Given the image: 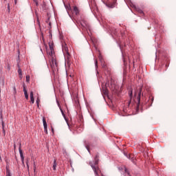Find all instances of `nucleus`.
<instances>
[{"instance_id":"nucleus-26","label":"nucleus","mask_w":176,"mask_h":176,"mask_svg":"<svg viewBox=\"0 0 176 176\" xmlns=\"http://www.w3.org/2000/svg\"><path fill=\"white\" fill-rule=\"evenodd\" d=\"M86 148H87V150L89 152H90L89 146H86Z\"/></svg>"},{"instance_id":"nucleus-19","label":"nucleus","mask_w":176,"mask_h":176,"mask_svg":"<svg viewBox=\"0 0 176 176\" xmlns=\"http://www.w3.org/2000/svg\"><path fill=\"white\" fill-rule=\"evenodd\" d=\"M30 76H26V82H30Z\"/></svg>"},{"instance_id":"nucleus-1","label":"nucleus","mask_w":176,"mask_h":176,"mask_svg":"<svg viewBox=\"0 0 176 176\" xmlns=\"http://www.w3.org/2000/svg\"><path fill=\"white\" fill-rule=\"evenodd\" d=\"M62 51L65 57V65L70 66L72 63V56L69 52V49L65 43H62Z\"/></svg>"},{"instance_id":"nucleus-31","label":"nucleus","mask_w":176,"mask_h":176,"mask_svg":"<svg viewBox=\"0 0 176 176\" xmlns=\"http://www.w3.org/2000/svg\"><path fill=\"white\" fill-rule=\"evenodd\" d=\"M135 60L133 61V67H135Z\"/></svg>"},{"instance_id":"nucleus-3","label":"nucleus","mask_w":176,"mask_h":176,"mask_svg":"<svg viewBox=\"0 0 176 176\" xmlns=\"http://www.w3.org/2000/svg\"><path fill=\"white\" fill-rule=\"evenodd\" d=\"M141 93H142V88H140L139 92L138 94L135 93L134 94L133 101L136 102L137 104H140Z\"/></svg>"},{"instance_id":"nucleus-23","label":"nucleus","mask_w":176,"mask_h":176,"mask_svg":"<svg viewBox=\"0 0 176 176\" xmlns=\"http://www.w3.org/2000/svg\"><path fill=\"white\" fill-rule=\"evenodd\" d=\"M149 100L151 101V103H153L154 101V98L151 97V98H149Z\"/></svg>"},{"instance_id":"nucleus-11","label":"nucleus","mask_w":176,"mask_h":176,"mask_svg":"<svg viewBox=\"0 0 176 176\" xmlns=\"http://www.w3.org/2000/svg\"><path fill=\"white\" fill-rule=\"evenodd\" d=\"M130 101L129 102V104H130L132 102V98H133V91H131L130 93H129Z\"/></svg>"},{"instance_id":"nucleus-30","label":"nucleus","mask_w":176,"mask_h":176,"mask_svg":"<svg viewBox=\"0 0 176 176\" xmlns=\"http://www.w3.org/2000/svg\"><path fill=\"white\" fill-rule=\"evenodd\" d=\"M165 67L166 69H168V67H169V65H166Z\"/></svg>"},{"instance_id":"nucleus-34","label":"nucleus","mask_w":176,"mask_h":176,"mask_svg":"<svg viewBox=\"0 0 176 176\" xmlns=\"http://www.w3.org/2000/svg\"><path fill=\"white\" fill-rule=\"evenodd\" d=\"M105 94H107V91H105Z\"/></svg>"},{"instance_id":"nucleus-18","label":"nucleus","mask_w":176,"mask_h":176,"mask_svg":"<svg viewBox=\"0 0 176 176\" xmlns=\"http://www.w3.org/2000/svg\"><path fill=\"white\" fill-rule=\"evenodd\" d=\"M60 112H61V113H62V116H63L64 118H65V114L64 113L63 109H62L61 108H60Z\"/></svg>"},{"instance_id":"nucleus-9","label":"nucleus","mask_w":176,"mask_h":176,"mask_svg":"<svg viewBox=\"0 0 176 176\" xmlns=\"http://www.w3.org/2000/svg\"><path fill=\"white\" fill-rule=\"evenodd\" d=\"M98 60L100 61V63H102V67H105L104 64L103 63V58L102 56L101 55H99L98 56Z\"/></svg>"},{"instance_id":"nucleus-33","label":"nucleus","mask_w":176,"mask_h":176,"mask_svg":"<svg viewBox=\"0 0 176 176\" xmlns=\"http://www.w3.org/2000/svg\"><path fill=\"white\" fill-rule=\"evenodd\" d=\"M17 1H18V0H15V5L17 4Z\"/></svg>"},{"instance_id":"nucleus-2","label":"nucleus","mask_w":176,"mask_h":176,"mask_svg":"<svg viewBox=\"0 0 176 176\" xmlns=\"http://www.w3.org/2000/svg\"><path fill=\"white\" fill-rule=\"evenodd\" d=\"M98 162H99V155L96 154L94 158V162H89V164L93 169L94 174L96 176H99V173L101 172L100 168L98 167Z\"/></svg>"},{"instance_id":"nucleus-10","label":"nucleus","mask_w":176,"mask_h":176,"mask_svg":"<svg viewBox=\"0 0 176 176\" xmlns=\"http://www.w3.org/2000/svg\"><path fill=\"white\" fill-rule=\"evenodd\" d=\"M30 101L32 102V104L34 103V93L32 91L30 92Z\"/></svg>"},{"instance_id":"nucleus-5","label":"nucleus","mask_w":176,"mask_h":176,"mask_svg":"<svg viewBox=\"0 0 176 176\" xmlns=\"http://www.w3.org/2000/svg\"><path fill=\"white\" fill-rule=\"evenodd\" d=\"M19 155H21V160L22 161V164H24V156L23 154V151L21 150V144H19Z\"/></svg>"},{"instance_id":"nucleus-17","label":"nucleus","mask_w":176,"mask_h":176,"mask_svg":"<svg viewBox=\"0 0 176 176\" xmlns=\"http://www.w3.org/2000/svg\"><path fill=\"white\" fill-rule=\"evenodd\" d=\"M39 102H40V100L39 98H37V100H36V103H37V107H39Z\"/></svg>"},{"instance_id":"nucleus-24","label":"nucleus","mask_w":176,"mask_h":176,"mask_svg":"<svg viewBox=\"0 0 176 176\" xmlns=\"http://www.w3.org/2000/svg\"><path fill=\"white\" fill-rule=\"evenodd\" d=\"M23 92L25 93V92L28 93L25 86H23Z\"/></svg>"},{"instance_id":"nucleus-8","label":"nucleus","mask_w":176,"mask_h":176,"mask_svg":"<svg viewBox=\"0 0 176 176\" xmlns=\"http://www.w3.org/2000/svg\"><path fill=\"white\" fill-rule=\"evenodd\" d=\"M49 47H50V55H52V52H54V44L53 43H49Z\"/></svg>"},{"instance_id":"nucleus-15","label":"nucleus","mask_w":176,"mask_h":176,"mask_svg":"<svg viewBox=\"0 0 176 176\" xmlns=\"http://www.w3.org/2000/svg\"><path fill=\"white\" fill-rule=\"evenodd\" d=\"M1 125H2V126H3V133H4V134H5V125H4L3 121L1 122Z\"/></svg>"},{"instance_id":"nucleus-27","label":"nucleus","mask_w":176,"mask_h":176,"mask_svg":"<svg viewBox=\"0 0 176 176\" xmlns=\"http://www.w3.org/2000/svg\"><path fill=\"white\" fill-rule=\"evenodd\" d=\"M8 12H10V5H9V4H8Z\"/></svg>"},{"instance_id":"nucleus-16","label":"nucleus","mask_w":176,"mask_h":176,"mask_svg":"<svg viewBox=\"0 0 176 176\" xmlns=\"http://www.w3.org/2000/svg\"><path fill=\"white\" fill-rule=\"evenodd\" d=\"M16 93H17L16 92V89L15 87H14L12 94H14V95L15 96L16 94Z\"/></svg>"},{"instance_id":"nucleus-28","label":"nucleus","mask_w":176,"mask_h":176,"mask_svg":"<svg viewBox=\"0 0 176 176\" xmlns=\"http://www.w3.org/2000/svg\"><path fill=\"white\" fill-rule=\"evenodd\" d=\"M123 62H124V65H126V60H125V58L123 59Z\"/></svg>"},{"instance_id":"nucleus-7","label":"nucleus","mask_w":176,"mask_h":176,"mask_svg":"<svg viewBox=\"0 0 176 176\" xmlns=\"http://www.w3.org/2000/svg\"><path fill=\"white\" fill-rule=\"evenodd\" d=\"M50 67H52V69H55L56 67H57L56 62L52 60V62L50 63Z\"/></svg>"},{"instance_id":"nucleus-4","label":"nucleus","mask_w":176,"mask_h":176,"mask_svg":"<svg viewBox=\"0 0 176 176\" xmlns=\"http://www.w3.org/2000/svg\"><path fill=\"white\" fill-rule=\"evenodd\" d=\"M69 10H71L72 13L76 16L80 14V10L76 6H73L72 8H69Z\"/></svg>"},{"instance_id":"nucleus-29","label":"nucleus","mask_w":176,"mask_h":176,"mask_svg":"<svg viewBox=\"0 0 176 176\" xmlns=\"http://www.w3.org/2000/svg\"><path fill=\"white\" fill-rule=\"evenodd\" d=\"M26 165L28 166V168H29V165H28V160L26 161Z\"/></svg>"},{"instance_id":"nucleus-25","label":"nucleus","mask_w":176,"mask_h":176,"mask_svg":"<svg viewBox=\"0 0 176 176\" xmlns=\"http://www.w3.org/2000/svg\"><path fill=\"white\" fill-rule=\"evenodd\" d=\"M95 66H96V67H98V61H97V60H95Z\"/></svg>"},{"instance_id":"nucleus-20","label":"nucleus","mask_w":176,"mask_h":176,"mask_svg":"<svg viewBox=\"0 0 176 176\" xmlns=\"http://www.w3.org/2000/svg\"><path fill=\"white\" fill-rule=\"evenodd\" d=\"M7 176H11L10 170L7 169Z\"/></svg>"},{"instance_id":"nucleus-14","label":"nucleus","mask_w":176,"mask_h":176,"mask_svg":"<svg viewBox=\"0 0 176 176\" xmlns=\"http://www.w3.org/2000/svg\"><path fill=\"white\" fill-rule=\"evenodd\" d=\"M115 6H116V3H113V4H109V8H115Z\"/></svg>"},{"instance_id":"nucleus-12","label":"nucleus","mask_w":176,"mask_h":176,"mask_svg":"<svg viewBox=\"0 0 176 176\" xmlns=\"http://www.w3.org/2000/svg\"><path fill=\"white\" fill-rule=\"evenodd\" d=\"M18 74H19V78H22L23 74L20 67L18 69Z\"/></svg>"},{"instance_id":"nucleus-32","label":"nucleus","mask_w":176,"mask_h":176,"mask_svg":"<svg viewBox=\"0 0 176 176\" xmlns=\"http://www.w3.org/2000/svg\"><path fill=\"white\" fill-rule=\"evenodd\" d=\"M36 165L34 164V170H36Z\"/></svg>"},{"instance_id":"nucleus-6","label":"nucleus","mask_w":176,"mask_h":176,"mask_svg":"<svg viewBox=\"0 0 176 176\" xmlns=\"http://www.w3.org/2000/svg\"><path fill=\"white\" fill-rule=\"evenodd\" d=\"M43 124L44 125V132L47 134L48 133V132H47V124L46 122V120H45V118H43Z\"/></svg>"},{"instance_id":"nucleus-13","label":"nucleus","mask_w":176,"mask_h":176,"mask_svg":"<svg viewBox=\"0 0 176 176\" xmlns=\"http://www.w3.org/2000/svg\"><path fill=\"white\" fill-rule=\"evenodd\" d=\"M56 165H57V164H56V160H54V163H53V170H56Z\"/></svg>"},{"instance_id":"nucleus-21","label":"nucleus","mask_w":176,"mask_h":176,"mask_svg":"<svg viewBox=\"0 0 176 176\" xmlns=\"http://www.w3.org/2000/svg\"><path fill=\"white\" fill-rule=\"evenodd\" d=\"M25 98H26L27 100L29 99V96H28V94L25 92Z\"/></svg>"},{"instance_id":"nucleus-22","label":"nucleus","mask_w":176,"mask_h":176,"mask_svg":"<svg viewBox=\"0 0 176 176\" xmlns=\"http://www.w3.org/2000/svg\"><path fill=\"white\" fill-rule=\"evenodd\" d=\"M137 11H138L140 14H144L143 11L141 10L140 9H138Z\"/></svg>"}]
</instances>
